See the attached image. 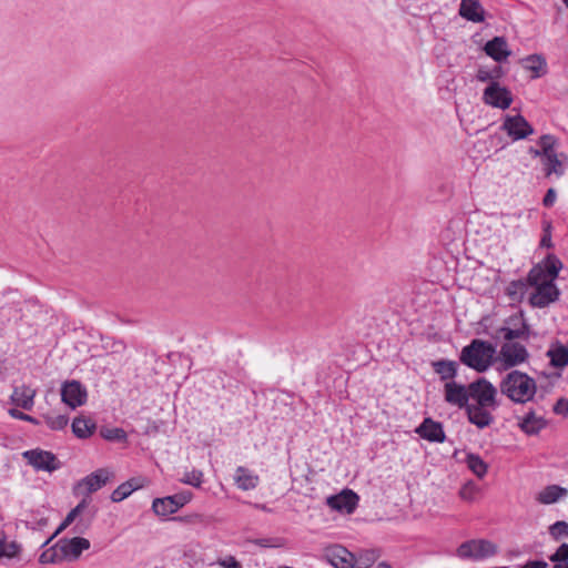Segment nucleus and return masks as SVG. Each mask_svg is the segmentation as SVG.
<instances>
[{
	"label": "nucleus",
	"mask_w": 568,
	"mask_h": 568,
	"mask_svg": "<svg viewBox=\"0 0 568 568\" xmlns=\"http://www.w3.org/2000/svg\"><path fill=\"white\" fill-rule=\"evenodd\" d=\"M415 432L428 442L443 443L446 439L443 425L430 417L425 418Z\"/></svg>",
	"instance_id": "obj_18"
},
{
	"label": "nucleus",
	"mask_w": 568,
	"mask_h": 568,
	"mask_svg": "<svg viewBox=\"0 0 568 568\" xmlns=\"http://www.w3.org/2000/svg\"><path fill=\"white\" fill-rule=\"evenodd\" d=\"M459 14L464 19L473 22H483L485 19L484 8L476 0H462Z\"/></svg>",
	"instance_id": "obj_22"
},
{
	"label": "nucleus",
	"mask_w": 568,
	"mask_h": 568,
	"mask_svg": "<svg viewBox=\"0 0 568 568\" xmlns=\"http://www.w3.org/2000/svg\"><path fill=\"white\" fill-rule=\"evenodd\" d=\"M192 497L193 494L185 490L172 496L155 498L152 501V510L159 517H168L189 504L192 500Z\"/></svg>",
	"instance_id": "obj_5"
},
{
	"label": "nucleus",
	"mask_w": 568,
	"mask_h": 568,
	"mask_svg": "<svg viewBox=\"0 0 568 568\" xmlns=\"http://www.w3.org/2000/svg\"><path fill=\"white\" fill-rule=\"evenodd\" d=\"M546 268V273L549 276V281H555L558 276L559 271L562 267V263L555 255H549L541 264Z\"/></svg>",
	"instance_id": "obj_39"
},
{
	"label": "nucleus",
	"mask_w": 568,
	"mask_h": 568,
	"mask_svg": "<svg viewBox=\"0 0 568 568\" xmlns=\"http://www.w3.org/2000/svg\"><path fill=\"white\" fill-rule=\"evenodd\" d=\"M39 561L41 564H60L63 561L61 556V551L59 548V542H57L51 548L45 549L39 557Z\"/></svg>",
	"instance_id": "obj_38"
},
{
	"label": "nucleus",
	"mask_w": 568,
	"mask_h": 568,
	"mask_svg": "<svg viewBox=\"0 0 568 568\" xmlns=\"http://www.w3.org/2000/svg\"><path fill=\"white\" fill-rule=\"evenodd\" d=\"M468 468L478 477L483 478L487 473V464L475 454H469L466 457Z\"/></svg>",
	"instance_id": "obj_34"
},
{
	"label": "nucleus",
	"mask_w": 568,
	"mask_h": 568,
	"mask_svg": "<svg viewBox=\"0 0 568 568\" xmlns=\"http://www.w3.org/2000/svg\"><path fill=\"white\" fill-rule=\"evenodd\" d=\"M234 481L237 488L242 490H251L257 486L260 478L247 468L239 466L235 470Z\"/></svg>",
	"instance_id": "obj_28"
},
{
	"label": "nucleus",
	"mask_w": 568,
	"mask_h": 568,
	"mask_svg": "<svg viewBox=\"0 0 568 568\" xmlns=\"http://www.w3.org/2000/svg\"><path fill=\"white\" fill-rule=\"evenodd\" d=\"M524 68L534 72L535 78H539L546 73V60L542 55L531 54L523 60Z\"/></svg>",
	"instance_id": "obj_30"
},
{
	"label": "nucleus",
	"mask_w": 568,
	"mask_h": 568,
	"mask_svg": "<svg viewBox=\"0 0 568 568\" xmlns=\"http://www.w3.org/2000/svg\"><path fill=\"white\" fill-rule=\"evenodd\" d=\"M566 7L568 8V0H562Z\"/></svg>",
	"instance_id": "obj_59"
},
{
	"label": "nucleus",
	"mask_w": 568,
	"mask_h": 568,
	"mask_svg": "<svg viewBox=\"0 0 568 568\" xmlns=\"http://www.w3.org/2000/svg\"><path fill=\"white\" fill-rule=\"evenodd\" d=\"M549 559L555 562L552 568H568V544H561Z\"/></svg>",
	"instance_id": "obj_37"
},
{
	"label": "nucleus",
	"mask_w": 568,
	"mask_h": 568,
	"mask_svg": "<svg viewBox=\"0 0 568 568\" xmlns=\"http://www.w3.org/2000/svg\"><path fill=\"white\" fill-rule=\"evenodd\" d=\"M541 163L546 176H550L551 174L561 176L565 172L562 162L559 160L557 153L544 155Z\"/></svg>",
	"instance_id": "obj_31"
},
{
	"label": "nucleus",
	"mask_w": 568,
	"mask_h": 568,
	"mask_svg": "<svg viewBox=\"0 0 568 568\" xmlns=\"http://www.w3.org/2000/svg\"><path fill=\"white\" fill-rule=\"evenodd\" d=\"M0 548L2 549V548H3V546H2V545H0ZM4 555H6V554H4L2 550H0V557H1V556H4Z\"/></svg>",
	"instance_id": "obj_57"
},
{
	"label": "nucleus",
	"mask_w": 568,
	"mask_h": 568,
	"mask_svg": "<svg viewBox=\"0 0 568 568\" xmlns=\"http://www.w3.org/2000/svg\"><path fill=\"white\" fill-rule=\"evenodd\" d=\"M145 479L142 477H133L119 485L111 494L110 498L113 503H120L128 498L133 491L144 487Z\"/></svg>",
	"instance_id": "obj_20"
},
{
	"label": "nucleus",
	"mask_w": 568,
	"mask_h": 568,
	"mask_svg": "<svg viewBox=\"0 0 568 568\" xmlns=\"http://www.w3.org/2000/svg\"><path fill=\"white\" fill-rule=\"evenodd\" d=\"M499 388L503 395L519 404L531 400L537 392L535 379L520 371H511L506 374Z\"/></svg>",
	"instance_id": "obj_1"
},
{
	"label": "nucleus",
	"mask_w": 568,
	"mask_h": 568,
	"mask_svg": "<svg viewBox=\"0 0 568 568\" xmlns=\"http://www.w3.org/2000/svg\"><path fill=\"white\" fill-rule=\"evenodd\" d=\"M496 408L490 406L470 405L465 408L468 422L479 429L486 428L494 423L493 412Z\"/></svg>",
	"instance_id": "obj_16"
},
{
	"label": "nucleus",
	"mask_w": 568,
	"mask_h": 568,
	"mask_svg": "<svg viewBox=\"0 0 568 568\" xmlns=\"http://www.w3.org/2000/svg\"><path fill=\"white\" fill-rule=\"evenodd\" d=\"M22 457L38 471L52 473L61 467V462L53 453L40 448L26 450Z\"/></svg>",
	"instance_id": "obj_6"
},
{
	"label": "nucleus",
	"mask_w": 568,
	"mask_h": 568,
	"mask_svg": "<svg viewBox=\"0 0 568 568\" xmlns=\"http://www.w3.org/2000/svg\"><path fill=\"white\" fill-rule=\"evenodd\" d=\"M497 554V546L487 539H471L457 548V556L463 559L481 560Z\"/></svg>",
	"instance_id": "obj_4"
},
{
	"label": "nucleus",
	"mask_w": 568,
	"mask_h": 568,
	"mask_svg": "<svg viewBox=\"0 0 568 568\" xmlns=\"http://www.w3.org/2000/svg\"><path fill=\"white\" fill-rule=\"evenodd\" d=\"M549 535L555 539L568 538V523L558 520L549 526Z\"/></svg>",
	"instance_id": "obj_42"
},
{
	"label": "nucleus",
	"mask_w": 568,
	"mask_h": 568,
	"mask_svg": "<svg viewBox=\"0 0 568 568\" xmlns=\"http://www.w3.org/2000/svg\"><path fill=\"white\" fill-rule=\"evenodd\" d=\"M181 483L191 485L194 487H201L203 483V473L197 469H193L184 474L183 478L180 479Z\"/></svg>",
	"instance_id": "obj_44"
},
{
	"label": "nucleus",
	"mask_w": 568,
	"mask_h": 568,
	"mask_svg": "<svg viewBox=\"0 0 568 568\" xmlns=\"http://www.w3.org/2000/svg\"><path fill=\"white\" fill-rule=\"evenodd\" d=\"M503 130L514 140L525 139L534 132L532 126L520 114L507 116L503 123Z\"/></svg>",
	"instance_id": "obj_14"
},
{
	"label": "nucleus",
	"mask_w": 568,
	"mask_h": 568,
	"mask_svg": "<svg viewBox=\"0 0 568 568\" xmlns=\"http://www.w3.org/2000/svg\"><path fill=\"white\" fill-rule=\"evenodd\" d=\"M381 552L377 549L361 550L354 555L353 568H369L379 558Z\"/></svg>",
	"instance_id": "obj_29"
},
{
	"label": "nucleus",
	"mask_w": 568,
	"mask_h": 568,
	"mask_svg": "<svg viewBox=\"0 0 568 568\" xmlns=\"http://www.w3.org/2000/svg\"><path fill=\"white\" fill-rule=\"evenodd\" d=\"M358 504V496L351 489H344L337 495L327 498V505L338 511L352 514Z\"/></svg>",
	"instance_id": "obj_15"
},
{
	"label": "nucleus",
	"mask_w": 568,
	"mask_h": 568,
	"mask_svg": "<svg viewBox=\"0 0 568 568\" xmlns=\"http://www.w3.org/2000/svg\"><path fill=\"white\" fill-rule=\"evenodd\" d=\"M87 388L75 379L65 381L61 386V400L70 408L75 409L87 403Z\"/></svg>",
	"instance_id": "obj_7"
},
{
	"label": "nucleus",
	"mask_w": 568,
	"mask_h": 568,
	"mask_svg": "<svg viewBox=\"0 0 568 568\" xmlns=\"http://www.w3.org/2000/svg\"><path fill=\"white\" fill-rule=\"evenodd\" d=\"M528 282L525 280L511 281L506 287V295L511 302L520 303L527 292Z\"/></svg>",
	"instance_id": "obj_32"
},
{
	"label": "nucleus",
	"mask_w": 568,
	"mask_h": 568,
	"mask_svg": "<svg viewBox=\"0 0 568 568\" xmlns=\"http://www.w3.org/2000/svg\"><path fill=\"white\" fill-rule=\"evenodd\" d=\"M555 201H556V191L554 189H549L544 196L542 204L546 207H550L554 205Z\"/></svg>",
	"instance_id": "obj_51"
},
{
	"label": "nucleus",
	"mask_w": 568,
	"mask_h": 568,
	"mask_svg": "<svg viewBox=\"0 0 568 568\" xmlns=\"http://www.w3.org/2000/svg\"><path fill=\"white\" fill-rule=\"evenodd\" d=\"M10 415L12 417L21 419V420L30 422V423L36 424V425L39 424V422L34 417H32L30 415H27V414H24V413H22V412H20L18 409H11L10 410Z\"/></svg>",
	"instance_id": "obj_49"
},
{
	"label": "nucleus",
	"mask_w": 568,
	"mask_h": 568,
	"mask_svg": "<svg viewBox=\"0 0 568 568\" xmlns=\"http://www.w3.org/2000/svg\"><path fill=\"white\" fill-rule=\"evenodd\" d=\"M217 564L223 568H242L241 562L237 561L233 556L221 559Z\"/></svg>",
	"instance_id": "obj_47"
},
{
	"label": "nucleus",
	"mask_w": 568,
	"mask_h": 568,
	"mask_svg": "<svg viewBox=\"0 0 568 568\" xmlns=\"http://www.w3.org/2000/svg\"><path fill=\"white\" fill-rule=\"evenodd\" d=\"M478 491H479L478 486L475 483L467 481L459 489V497L463 500L473 501L476 498Z\"/></svg>",
	"instance_id": "obj_43"
},
{
	"label": "nucleus",
	"mask_w": 568,
	"mask_h": 568,
	"mask_svg": "<svg viewBox=\"0 0 568 568\" xmlns=\"http://www.w3.org/2000/svg\"><path fill=\"white\" fill-rule=\"evenodd\" d=\"M495 353L496 348L493 344L476 338L462 349L459 361L466 366L483 373L493 364Z\"/></svg>",
	"instance_id": "obj_2"
},
{
	"label": "nucleus",
	"mask_w": 568,
	"mask_h": 568,
	"mask_svg": "<svg viewBox=\"0 0 568 568\" xmlns=\"http://www.w3.org/2000/svg\"><path fill=\"white\" fill-rule=\"evenodd\" d=\"M540 245L544 246V247H550L552 244H551V236H550V233L547 232L541 241H540Z\"/></svg>",
	"instance_id": "obj_53"
},
{
	"label": "nucleus",
	"mask_w": 568,
	"mask_h": 568,
	"mask_svg": "<svg viewBox=\"0 0 568 568\" xmlns=\"http://www.w3.org/2000/svg\"><path fill=\"white\" fill-rule=\"evenodd\" d=\"M377 568H392L390 565H388L387 562L383 561V562H379Z\"/></svg>",
	"instance_id": "obj_56"
},
{
	"label": "nucleus",
	"mask_w": 568,
	"mask_h": 568,
	"mask_svg": "<svg viewBox=\"0 0 568 568\" xmlns=\"http://www.w3.org/2000/svg\"><path fill=\"white\" fill-rule=\"evenodd\" d=\"M260 545H261V546H266V544L264 542V540H261V541H260Z\"/></svg>",
	"instance_id": "obj_58"
},
{
	"label": "nucleus",
	"mask_w": 568,
	"mask_h": 568,
	"mask_svg": "<svg viewBox=\"0 0 568 568\" xmlns=\"http://www.w3.org/2000/svg\"><path fill=\"white\" fill-rule=\"evenodd\" d=\"M559 290L552 281L541 283L535 286V292L529 297V303L534 307H546L559 297Z\"/></svg>",
	"instance_id": "obj_11"
},
{
	"label": "nucleus",
	"mask_w": 568,
	"mask_h": 568,
	"mask_svg": "<svg viewBox=\"0 0 568 568\" xmlns=\"http://www.w3.org/2000/svg\"><path fill=\"white\" fill-rule=\"evenodd\" d=\"M520 568H548V564L544 560H529Z\"/></svg>",
	"instance_id": "obj_52"
},
{
	"label": "nucleus",
	"mask_w": 568,
	"mask_h": 568,
	"mask_svg": "<svg viewBox=\"0 0 568 568\" xmlns=\"http://www.w3.org/2000/svg\"><path fill=\"white\" fill-rule=\"evenodd\" d=\"M434 372L440 377L442 381L455 382L457 376L458 363L449 359H439L432 362Z\"/></svg>",
	"instance_id": "obj_24"
},
{
	"label": "nucleus",
	"mask_w": 568,
	"mask_h": 568,
	"mask_svg": "<svg viewBox=\"0 0 568 568\" xmlns=\"http://www.w3.org/2000/svg\"><path fill=\"white\" fill-rule=\"evenodd\" d=\"M173 520L186 524H202L204 521V517L201 514H192L183 517H174Z\"/></svg>",
	"instance_id": "obj_46"
},
{
	"label": "nucleus",
	"mask_w": 568,
	"mask_h": 568,
	"mask_svg": "<svg viewBox=\"0 0 568 568\" xmlns=\"http://www.w3.org/2000/svg\"><path fill=\"white\" fill-rule=\"evenodd\" d=\"M444 399L450 406L465 409L469 404L468 385L457 382H446L444 385Z\"/></svg>",
	"instance_id": "obj_10"
},
{
	"label": "nucleus",
	"mask_w": 568,
	"mask_h": 568,
	"mask_svg": "<svg viewBox=\"0 0 568 568\" xmlns=\"http://www.w3.org/2000/svg\"><path fill=\"white\" fill-rule=\"evenodd\" d=\"M530 152L531 154H534V156H539L542 159V150H535V149H530Z\"/></svg>",
	"instance_id": "obj_55"
},
{
	"label": "nucleus",
	"mask_w": 568,
	"mask_h": 568,
	"mask_svg": "<svg viewBox=\"0 0 568 568\" xmlns=\"http://www.w3.org/2000/svg\"><path fill=\"white\" fill-rule=\"evenodd\" d=\"M34 396H36V390L33 388H31L30 386L22 385V386L14 387L12 395H11V400L17 406H20L23 409L29 410L33 406Z\"/></svg>",
	"instance_id": "obj_25"
},
{
	"label": "nucleus",
	"mask_w": 568,
	"mask_h": 568,
	"mask_svg": "<svg viewBox=\"0 0 568 568\" xmlns=\"http://www.w3.org/2000/svg\"><path fill=\"white\" fill-rule=\"evenodd\" d=\"M483 101L488 105L505 110L513 103V97L507 88L500 87L497 81H493L484 90Z\"/></svg>",
	"instance_id": "obj_8"
},
{
	"label": "nucleus",
	"mask_w": 568,
	"mask_h": 568,
	"mask_svg": "<svg viewBox=\"0 0 568 568\" xmlns=\"http://www.w3.org/2000/svg\"><path fill=\"white\" fill-rule=\"evenodd\" d=\"M71 428L75 437L85 439L93 435L97 424L91 418L78 416L73 419Z\"/></svg>",
	"instance_id": "obj_27"
},
{
	"label": "nucleus",
	"mask_w": 568,
	"mask_h": 568,
	"mask_svg": "<svg viewBox=\"0 0 568 568\" xmlns=\"http://www.w3.org/2000/svg\"><path fill=\"white\" fill-rule=\"evenodd\" d=\"M58 542L63 560L69 561L79 559L82 551L90 548V541L83 537L62 538Z\"/></svg>",
	"instance_id": "obj_12"
},
{
	"label": "nucleus",
	"mask_w": 568,
	"mask_h": 568,
	"mask_svg": "<svg viewBox=\"0 0 568 568\" xmlns=\"http://www.w3.org/2000/svg\"><path fill=\"white\" fill-rule=\"evenodd\" d=\"M546 355L552 367L561 369L568 366V346L556 342L549 347Z\"/></svg>",
	"instance_id": "obj_26"
},
{
	"label": "nucleus",
	"mask_w": 568,
	"mask_h": 568,
	"mask_svg": "<svg viewBox=\"0 0 568 568\" xmlns=\"http://www.w3.org/2000/svg\"><path fill=\"white\" fill-rule=\"evenodd\" d=\"M554 412L558 415H568V399L559 398L554 406Z\"/></svg>",
	"instance_id": "obj_48"
},
{
	"label": "nucleus",
	"mask_w": 568,
	"mask_h": 568,
	"mask_svg": "<svg viewBox=\"0 0 568 568\" xmlns=\"http://www.w3.org/2000/svg\"><path fill=\"white\" fill-rule=\"evenodd\" d=\"M484 51L496 62H503L510 55L507 41L503 37H495L486 42Z\"/></svg>",
	"instance_id": "obj_19"
},
{
	"label": "nucleus",
	"mask_w": 568,
	"mask_h": 568,
	"mask_svg": "<svg viewBox=\"0 0 568 568\" xmlns=\"http://www.w3.org/2000/svg\"><path fill=\"white\" fill-rule=\"evenodd\" d=\"M324 558L334 568H353L354 554L343 546L328 547L324 552Z\"/></svg>",
	"instance_id": "obj_17"
},
{
	"label": "nucleus",
	"mask_w": 568,
	"mask_h": 568,
	"mask_svg": "<svg viewBox=\"0 0 568 568\" xmlns=\"http://www.w3.org/2000/svg\"><path fill=\"white\" fill-rule=\"evenodd\" d=\"M498 333L506 341L505 343H516L517 338H527V326L524 324L521 328L500 327Z\"/></svg>",
	"instance_id": "obj_36"
},
{
	"label": "nucleus",
	"mask_w": 568,
	"mask_h": 568,
	"mask_svg": "<svg viewBox=\"0 0 568 568\" xmlns=\"http://www.w3.org/2000/svg\"><path fill=\"white\" fill-rule=\"evenodd\" d=\"M490 73L493 75V81H497L501 77L503 71L501 68L497 65L493 70H490Z\"/></svg>",
	"instance_id": "obj_54"
},
{
	"label": "nucleus",
	"mask_w": 568,
	"mask_h": 568,
	"mask_svg": "<svg viewBox=\"0 0 568 568\" xmlns=\"http://www.w3.org/2000/svg\"><path fill=\"white\" fill-rule=\"evenodd\" d=\"M568 496V489L558 485H548L536 495V500L541 505H550Z\"/></svg>",
	"instance_id": "obj_23"
},
{
	"label": "nucleus",
	"mask_w": 568,
	"mask_h": 568,
	"mask_svg": "<svg viewBox=\"0 0 568 568\" xmlns=\"http://www.w3.org/2000/svg\"><path fill=\"white\" fill-rule=\"evenodd\" d=\"M549 276L546 273V268L541 264L535 265L528 273L527 282L531 286L540 285L541 283H548Z\"/></svg>",
	"instance_id": "obj_35"
},
{
	"label": "nucleus",
	"mask_w": 568,
	"mask_h": 568,
	"mask_svg": "<svg viewBox=\"0 0 568 568\" xmlns=\"http://www.w3.org/2000/svg\"><path fill=\"white\" fill-rule=\"evenodd\" d=\"M87 508V501L85 500H82L81 503H79L68 515L67 517L64 518V520L60 524V526L58 527V529L53 532V535L48 538L43 544H42V547H45L47 545L50 544V541L57 536L59 535L62 530H64L71 523H73V520L77 518V516L82 513L84 509Z\"/></svg>",
	"instance_id": "obj_33"
},
{
	"label": "nucleus",
	"mask_w": 568,
	"mask_h": 568,
	"mask_svg": "<svg viewBox=\"0 0 568 568\" xmlns=\"http://www.w3.org/2000/svg\"><path fill=\"white\" fill-rule=\"evenodd\" d=\"M102 438L111 442H123L126 439V433L119 427L114 428H102L100 430Z\"/></svg>",
	"instance_id": "obj_41"
},
{
	"label": "nucleus",
	"mask_w": 568,
	"mask_h": 568,
	"mask_svg": "<svg viewBox=\"0 0 568 568\" xmlns=\"http://www.w3.org/2000/svg\"><path fill=\"white\" fill-rule=\"evenodd\" d=\"M468 395L471 405L498 407L497 388L484 377L468 384Z\"/></svg>",
	"instance_id": "obj_3"
},
{
	"label": "nucleus",
	"mask_w": 568,
	"mask_h": 568,
	"mask_svg": "<svg viewBox=\"0 0 568 568\" xmlns=\"http://www.w3.org/2000/svg\"><path fill=\"white\" fill-rule=\"evenodd\" d=\"M555 142H556V140L552 135L545 134V135L540 136V139L538 141V145L542 150V156L546 154H555L556 153L554 151Z\"/></svg>",
	"instance_id": "obj_45"
},
{
	"label": "nucleus",
	"mask_w": 568,
	"mask_h": 568,
	"mask_svg": "<svg viewBox=\"0 0 568 568\" xmlns=\"http://www.w3.org/2000/svg\"><path fill=\"white\" fill-rule=\"evenodd\" d=\"M476 79L478 81H480V82H487V81H491L493 82V75L490 73V70L485 69V68H480L477 71Z\"/></svg>",
	"instance_id": "obj_50"
},
{
	"label": "nucleus",
	"mask_w": 568,
	"mask_h": 568,
	"mask_svg": "<svg viewBox=\"0 0 568 568\" xmlns=\"http://www.w3.org/2000/svg\"><path fill=\"white\" fill-rule=\"evenodd\" d=\"M519 428L527 435H537L547 426L546 419L529 410L518 423Z\"/></svg>",
	"instance_id": "obj_21"
},
{
	"label": "nucleus",
	"mask_w": 568,
	"mask_h": 568,
	"mask_svg": "<svg viewBox=\"0 0 568 568\" xmlns=\"http://www.w3.org/2000/svg\"><path fill=\"white\" fill-rule=\"evenodd\" d=\"M499 356L505 368H510L525 363L529 357V353L527 348L518 342L504 343L500 347Z\"/></svg>",
	"instance_id": "obj_9"
},
{
	"label": "nucleus",
	"mask_w": 568,
	"mask_h": 568,
	"mask_svg": "<svg viewBox=\"0 0 568 568\" xmlns=\"http://www.w3.org/2000/svg\"><path fill=\"white\" fill-rule=\"evenodd\" d=\"M45 425L52 430H61L63 429L68 423L69 418L65 415H50L45 414L42 416Z\"/></svg>",
	"instance_id": "obj_40"
},
{
	"label": "nucleus",
	"mask_w": 568,
	"mask_h": 568,
	"mask_svg": "<svg viewBox=\"0 0 568 568\" xmlns=\"http://www.w3.org/2000/svg\"><path fill=\"white\" fill-rule=\"evenodd\" d=\"M114 478V473L109 468H99L85 476L78 486L85 488L88 494H92L101 489Z\"/></svg>",
	"instance_id": "obj_13"
}]
</instances>
